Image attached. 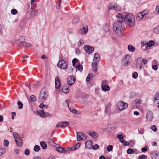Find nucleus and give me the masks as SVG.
Masks as SVG:
<instances>
[{
    "mask_svg": "<svg viewBox=\"0 0 159 159\" xmlns=\"http://www.w3.org/2000/svg\"><path fill=\"white\" fill-rule=\"evenodd\" d=\"M113 28L115 34L119 37L121 36L122 33L124 31L122 23L116 21L113 24Z\"/></svg>",
    "mask_w": 159,
    "mask_h": 159,
    "instance_id": "nucleus-1",
    "label": "nucleus"
},
{
    "mask_svg": "<svg viewBox=\"0 0 159 159\" xmlns=\"http://www.w3.org/2000/svg\"><path fill=\"white\" fill-rule=\"evenodd\" d=\"M124 21L127 26L132 27L135 24V18L132 14L129 13L125 18Z\"/></svg>",
    "mask_w": 159,
    "mask_h": 159,
    "instance_id": "nucleus-2",
    "label": "nucleus"
},
{
    "mask_svg": "<svg viewBox=\"0 0 159 159\" xmlns=\"http://www.w3.org/2000/svg\"><path fill=\"white\" fill-rule=\"evenodd\" d=\"M48 96V92L46 89L45 88L42 89L39 94V101L41 102H44L47 100Z\"/></svg>",
    "mask_w": 159,
    "mask_h": 159,
    "instance_id": "nucleus-3",
    "label": "nucleus"
},
{
    "mask_svg": "<svg viewBox=\"0 0 159 159\" xmlns=\"http://www.w3.org/2000/svg\"><path fill=\"white\" fill-rule=\"evenodd\" d=\"M57 66L63 69H66L68 66V63L64 60H60L57 64Z\"/></svg>",
    "mask_w": 159,
    "mask_h": 159,
    "instance_id": "nucleus-4",
    "label": "nucleus"
},
{
    "mask_svg": "<svg viewBox=\"0 0 159 159\" xmlns=\"http://www.w3.org/2000/svg\"><path fill=\"white\" fill-rule=\"evenodd\" d=\"M118 110L122 111L127 108L128 106V104L122 101H119L117 104Z\"/></svg>",
    "mask_w": 159,
    "mask_h": 159,
    "instance_id": "nucleus-5",
    "label": "nucleus"
},
{
    "mask_svg": "<svg viewBox=\"0 0 159 159\" xmlns=\"http://www.w3.org/2000/svg\"><path fill=\"white\" fill-rule=\"evenodd\" d=\"M120 9V7L116 3L113 2L110 3L107 7V10H110L111 9H114L116 11H119Z\"/></svg>",
    "mask_w": 159,
    "mask_h": 159,
    "instance_id": "nucleus-6",
    "label": "nucleus"
},
{
    "mask_svg": "<svg viewBox=\"0 0 159 159\" xmlns=\"http://www.w3.org/2000/svg\"><path fill=\"white\" fill-rule=\"evenodd\" d=\"M131 61V57L129 55H125L123 58L122 62L123 64L126 66L129 64V62Z\"/></svg>",
    "mask_w": 159,
    "mask_h": 159,
    "instance_id": "nucleus-7",
    "label": "nucleus"
},
{
    "mask_svg": "<svg viewBox=\"0 0 159 159\" xmlns=\"http://www.w3.org/2000/svg\"><path fill=\"white\" fill-rule=\"evenodd\" d=\"M77 138L78 141L84 140L87 139L86 135L83 132H77Z\"/></svg>",
    "mask_w": 159,
    "mask_h": 159,
    "instance_id": "nucleus-8",
    "label": "nucleus"
},
{
    "mask_svg": "<svg viewBox=\"0 0 159 159\" xmlns=\"http://www.w3.org/2000/svg\"><path fill=\"white\" fill-rule=\"evenodd\" d=\"M36 114L41 116L43 118H45L48 116H50L51 115L49 113L45 112L43 110H40L37 111L36 112Z\"/></svg>",
    "mask_w": 159,
    "mask_h": 159,
    "instance_id": "nucleus-9",
    "label": "nucleus"
},
{
    "mask_svg": "<svg viewBox=\"0 0 159 159\" xmlns=\"http://www.w3.org/2000/svg\"><path fill=\"white\" fill-rule=\"evenodd\" d=\"M82 26L78 31V33L80 34H85L88 32V27L86 25H83Z\"/></svg>",
    "mask_w": 159,
    "mask_h": 159,
    "instance_id": "nucleus-10",
    "label": "nucleus"
},
{
    "mask_svg": "<svg viewBox=\"0 0 159 159\" xmlns=\"http://www.w3.org/2000/svg\"><path fill=\"white\" fill-rule=\"evenodd\" d=\"M75 81V78L73 76H70L67 80V83L68 84L71 86L73 84Z\"/></svg>",
    "mask_w": 159,
    "mask_h": 159,
    "instance_id": "nucleus-11",
    "label": "nucleus"
},
{
    "mask_svg": "<svg viewBox=\"0 0 159 159\" xmlns=\"http://www.w3.org/2000/svg\"><path fill=\"white\" fill-rule=\"evenodd\" d=\"M69 123L67 121H61L56 126V128H65L66 126H68Z\"/></svg>",
    "mask_w": 159,
    "mask_h": 159,
    "instance_id": "nucleus-12",
    "label": "nucleus"
},
{
    "mask_svg": "<svg viewBox=\"0 0 159 159\" xmlns=\"http://www.w3.org/2000/svg\"><path fill=\"white\" fill-rule=\"evenodd\" d=\"M84 48L85 52L89 54L92 53L94 50V48L88 45H84Z\"/></svg>",
    "mask_w": 159,
    "mask_h": 159,
    "instance_id": "nucleus-13",
    "label": "nucleus"
},
{
    "mask_svg": "<svg viewBox=\"0 0 159 159\" xmlns=\"http://www.w3.org/2000/svg\"><path fill=\"white\" fill-rule=\"evenodd\" d=\"M123 15L121 13H118L116 15V16L117 18L116 21L118 22L122 23L124 21L125 17L123 16Z\"/></svg>",
    "mask_w": 159,
    "mask_h": 159,
    "instance_id": "nucleus-14",
    "label": "nucleus"
},
{
    "mask_svg": "<svg viewBox=\"0 0 159 159\" xmlns=\"http://www.w3.org/2000/svg\"><path fill=\"white\" fill-rule=\"evenodd\" d=\"M85 148L89 149L93 148V143L90 140H87L85 143Z\"/></svg>",
    "mask_w": 159,
    "mask_h": 159,
    "instance_id": "nucleus-15",
    "label": "nucleus"
},
{
    "mask_svg": "<svg viewBox=\"0 0 159 159\" xmlns=\"http://www.w3.org/2000/svg\"><path fill=\"white\" fill-rule=\"evenodd\" d=\"M146 118L147 120L149 121H151L153 118V113L150 111H148L147 114Z\"/></svg>",
    "mask_w": 159,
    "mask_h": 159,
    "instance_id": "nucleus-16",
    "label": "nucleus"
},
{
    "mask_svg": "<svg viewBox=\"0 0 159 159\" xmlns=\"http://www.w3.org/2000/svg\"><path fill=\"white\" fill-rule=\"evenodd\" d=\"M88 134L93 138L96 139L98 136V134L93 131H90L87 132Z\"/></svg>",
    "mask_w": 159,
    "mask_h": 159,
    "instance_id": "nucleus-17",
    "label": "nucleus"
},
{
    "mask_svg": "<svg viewBox=\"0 0 159 159\" xmlns=\"http://www.w3.org/2000/svg\"><path fill=\"white\" fill-rule=\"evenodd\" d=\"M154 104L155 105H157L159 104V93H156L154 97Z\"/></svg>",
    "mask_w": 159,
    "mask_h": 159,
    "instance_id": "nucleus-18",
    "label": "nucleus"
},
{
    "mask_svg": "<svg viewBox=\"0 0 159 159\" xmlns=\"http://www.w3.org/2000/svg\"><path fill=\"white\" fill-rule=\"evenodd\" d=\"M55 87L56 89H59L61 86L60 81L58 76H56L55 80Z\"/></svg>",
    "mask_w": 159,
    "mask_h": 159,
    "instance_id": "nucleus-19",
    "label": "nucleus"
},
{
    "mask_svg": "<svg viewBox=\"0 0 159 159\" xmlns=\"http://www.w3.org/2000/svg\"><path fill=\"white\" fill-rule=\"evenodd\" d=\"M17 37H16V38L17 39L16 40L17 42L19 43L25 41V38L24 36L17 35Z\"/></svg>",
    "mask_w": 159,
    "mask_h": 159,
    "instance_id": "nucleus-20",
    "label": "nucleus"
},
{
    "mask_svg": "<svg viewBox=\"0 0 159 159\" xmlns=\"http://www.w3.org/2000/svg\"><path fill=\"white\" fill-rule=\"evenodd\" d=\"M142 58H139L137 60L136 66L137 67H139V68L141 70L142 68V64L141 63Z\"/></svg>",
    "mask_w": 159,
    "mask_h": 159,
    "instance_id": "nucleus-21",
    "label": "nucleus"
},
{
    "mask_svg": "<svg viewBox=\"0 0 159 159\" xmlns=\"http://www.w3.org/2000/svg\"><path fill=\"white\" fill-rule=\"evenodd\" d=\"M69 90V88L67 85H64L62 89L63 92L66 93H68Z\"/></svg>",
    "mask_w": 159,
    "mask_h": 159,
    "instance_id": "nucleus-22",
    "label": "nucleus"
},
{
    "mask_svg": "<svg viewBox=\"0 0 159 159\" xmlns=\"http://www.w3.org/2000/svg\"><path fill=\"white\" fill-rule=\"evenodd\" d=\"M79 22L80 18L78 17H75L72 20V23L74 24H77Z\"/></svg>",
    "mask_w": 159,
    "mask_h": 159,
    "instance_id": "nucleus-23",
    "label": "nucleus"
},
{
    "mask_svg": "<svg viewBox=\"0 0 159 159\" xmlns=\"http://www.w3.org/2000/svg\"><path fill=\"white\" fill-rule=\"evenodd\" d=\"M143 13V12L139 13L136 16V19L139 20H141L143 17V16L142 14Z\"/></svg>",
    "mask_w": 159,
    "mask_h": 159,
    "instance_id": "nucleus-24",
    "label": "nucleus"
},
{
    "mask_svg": "<svg viewBox=\"0 0 159 159\" xmlns=\"http://www.w3.org/2000/svg\"><path fill=\"white\" fill-rule=\"evenodd\" d=\"M16 143H17V144L19 146H21L23 145V143H22V139H21L20 138L17 139L16 140Z\"/></svg>",
    "mask_w": 159,
    "mask_h": 159,
    "instance_id": "nucleus-25",
    "label": "nucleus"
},
{
    "mask_svg": "<svg viewBox=\"0 0 159 159\" xmlns=\"http://www.w3.org/2000/svg\"><path fill=\"white\" fill-rule=\"evenodd\" d=\"M128 49L129 52H134L135 50V48L131 45H129L128 46Z\"/></svg>",
    "mask_w": 159,
    "mask_h": 159,
    "instance_id": "nucleus-26",
    "label": "nucleus"
},
{
    "mask_svg": "<svg viewBox=\"0 0 159 159\" xmlns=\"http://www.w3.org/2000/svg\"><path fill=\"white\" fill-rule=\"evenodd\" d=\"M36 100V98L34 95H32L30 96V100L29 101L30 103L31 102H34Z\"/></svg>",
    "mask_w": 159,
    "mask_h": 159,
    "instance_id": "nucleus-27",
    "label": "nucleus"
},
{
    "mask_svg": "<svg viewBox=\"0 0 159 159\" xmlns=\"http://www.w3.org/2000/svg\"><path fill=\"white\" fill-rule=\"evenodd\" d=\"M71 151H72L71 148H63V153H68Z\"/></svg>",
    "mask_w": 159,
    "mask_h": 159,
    "instance_id": "nucleus-28",
    "label": "nucleus"
},
{
    "mask_svg": "<svg viewBox=\"0 0 159 159\" xmlns=\"http://www.w3.org/2000/svg\"><path fill=\"white\" fill-rule=\"evenodd\" d=\"M80 146V143H78L74 146L71 147L72 151H75L78 149Z\"/></svg>",
    "mask_w": 159,
    "mask_h": 159,
    "instance_id": "nucleus-29",
    "label": "nucleus"
},
{
    "mask_svg": "<svg viewBox=\"0 0 159 159\" xmlns=\"http://www.w3.org/2000/svg\"><path fill=\"white\" fill-rule=\"evenodd\" d=\"M93 77V75L92 74H90L88 75L87 77L86 80L87 81L89 82L91 80Z\"/></svg>",
    "mask_w": 159,
    "mask_h": 159,
    "instance_id": "nucleus-30",
    "label": "nucleus"
},
{
    "mask_svg": "<svg viewBox=\"0 0 159 159\" xmlns=\"http://www.w3.org/2000/svg\"><path fill=\"white\" fill-rule=\"evenodd\" d=\"M13 135L15 139V140L18 138H20V135L17 133L16 132H13Z\"/></svg>",
    "mask_w": 159,
    "mask_h": 159,
    "instance_id": "nucleus-31",
    "label": "nucleus"
},
{
    "mask_svg": "<svg viewBox=\"0 0 159 159\" xmlns=\"http://www.w3.org/2000/svg\"><path fill=\"white\" fill-rule=\"evenodd\" d=\"M102 90L105 91H109L110 89V87L108 85H103L102 87Z\"/></svg>",
    "mask_w": 159,
    "mask_h": 159,
    "instance_id": "nucleus-32",
    "label": "nucleus"
},
{
    "mask_svg": "<svg viewBox=\"0 0 159 159\" xmlns=\"http://www.w3.org/2000/svg\"><path fill=\"white\" fill-rule=\"evenodd\" d=\"M155 44V43L154 41L152 40H151L147 43V46L148 47H151L152 46H154Z\"/></svg>",
    "mask_w": 159,
    "mask_h": 159,
    "instance_id": "nucleus-33",
    "label": "nucleus"
},
{
    "mask_svg": "<svg viewBox=\"0 0 159 159\" xmlns=\"http://www.w3.org/2000/svg\"><path fill=\"white\" fill-rule=\"evenodd\" d=\"M40 145L43 149H45L47 148V145L46 143L43 141H42L40 143Z\"/></svg>",
    "mask_w": 159,
    "mask_h": 159,
    "instance_id": "nucleus-34",
    "label": "nucleus"
},
{
    "mask_svg": "<svg viewBox=\"0 0 159 159\" xmlns=\"http://www.w3.org/2000/svg\"><path fill=\"white\" fill-rule=\"evenodd\" d=\"M75 67L76 68V70H79L80 72H81L83 70L82 66L80 64L78 65ZM77 71V70H76V71Z\"/></svg>",
    "mask_w": 159,
    "mask_h": 159,
    "instance_id": "nucleus-35",
    "label": "nucleus"
},
{
    "mask_svg": "<svg viewBox=\"0 0 159 159\" xmlns=\"http://www.w3.org/2000/svg\"><path fill=\"white\" fill-rule=\"evenodd\" d=\"M94 59L97 60H100V55L99 53L97 52L95 53L94 55Z\"/></svg>",
    "mask_w": 159,
    "mask_h": 159,
    "instance_id": "nucleus-36",
    "label": "nucleus"
},
{
    "mask_svg": "<svg viewBox=\"0 0 159 159\" xmlns=\"http://www.w3.org/2000/svg\"><path fill=\"white\" fill-rule=\"evenodd\" d=\"M56 150L58 152L61 153H63V148L61 147H57L56 149Z\"/></svg>",
    "mask_w": 159,
    "mask_h": 159,
    "instance_id": "nucleus-37",
    "label": "nucleus"
},
{
    "mask_svg": "<svg viewBox=\"0 0 159 159\" xmlns=\"http://www.w3.org/2000/svg\"><path fill=\"white\" fill-rule=\"evenodd\" d=\"M111 108V106L109 105H107L105 107V112L106 113H107L109 112Z\"/></svg>",
    "mask_w": 159,
    "mask_h": 159,
    "instance_id": "nucleus-38",
    "label": "nucleus"
},
{
    "mask_svg": "<svg viewBox=\"0 0 159 159\" xmlns=\"http://www.w3.org/2000/svg\"><path fill=\"white\" fill-rule=\"evenodd\" d=\"M118 138L120 139V141L122 143H123L124 142L123 139V137L121 134H119L117 136Z\"/></svg>",
    "mask_w": 159,
    "mask_h": 159,
    "instance_id": "nucleus-39",
    "label": "nucleus"
},
{
    "mask_svg": "<svg viewBox=\"0 0 159 159\" xmlns=\"http://www.w3.org/2000/svg\"><path fill=\"white\" fill-rule=\"evenodd\" d=\"M153 31L154 33L156 34L159 33V26H157V27L154 28Z\"/></svg>",
    "mask_w": 159,
    "mask_h": 159,
    "instance_id": "nucleus-40",
    "label": "nucleus"
},
{
    "mask_svg": "<svg viewBox=\"0 0 159 159\" xmlns=\"http://www.w3.org/2000/svg\"><path fill=\"white\" fill-rule=\"evenodd\" d=\"M40 147L39 146L36 145L34 147V151L37 152H38L40 150Z\"/></svg>",
    "mask_w": 159,
    "mask_h": 159,
    "instance_id": "nucleus-41",
    "label": "nucleus"
},
{
    "mask_svg": "<svg viewBox=\"0 0 159 159\" xmlns=\"http://www.w3.org/2000/svg\"><path fill=\"white\" fill-rule=\"evenodd\" d=\"M69 109L70 111L73 113L76 114L77 112L75 109L72 108L70 107H69Z\"/></svg>",
    "mask_w": 159,
    "mask_h": 159,
    "instance_id": "nucleus-42",
    "label": "nucleus"
},
{
    "mask_svg": "<svg viewBox=\"0 0 159 159\" xmlns=\"http://www.w3.org/2000/svg\"><path fill=\"white\" fill-rule=\"evenodd\" d=\"M127 152L128 154H133L134 153V151L132 149L129 148L127 150Z\"/></svg>",
    "mask_w": 159,
    "mask_h": 159,
    "instance_id": "nucleus-43",
    "label": "nucleus"
},
{
    "mask_svg": "<svg viewBox=\"0 0 159 159\" xmlns=\"http://www.w3.org/2000/svg\"><path fill=\"white\" fill-rule=\"evenodd\" d=\"M147 156L145 155H142L138 157V159H147Z\"/></svg>",
    "mask_w": 159,
    "mask_h": 159,
    "instance_id": "nucleus-44",
    "label": "nucleus"
},
{
    "mask_svg": "<svg viewBox=\"0 0 159 159\" xmlns=\"http://www.w3.org/2000/svg\"><path fill=\"white\" fill-rule=\"evenodd\" d=\"M17 104L19 106V109H20L23 108V104L20 101L18 102Z\"/></svg>",
    "mask_w": 159,
    "mask_h": 159,
    "instance_id": "nucleus-45",
    "label": "nucleus"
},
{
    "mask_svg": "<svg viewBox=\"0 0 159 159\" xmlns=\"http://www.w3.org/2000/svg\"><path fill=\"white\" fill-rule=\"evenodd\" d=\"M148 149V147L147 146H145L144 147L141 148V151L142 152H145Z\"/></svg>",
    "mask_w": 159,
    "mask_h": 159,
    "instance_id": "nucleus-46",
    "label": "nucleus"
},
{
    "mask_svg": "<svg viewBox=\"0 0 159 159\" xmlns=\"http://www.w3.org/2000/svg\"><path fill=\"white\" fill-rule=\"evenodd\" d=\"M5 152V150L4 148H0V156H2Z\"/></svg>",
    "mask_w": 159,
    "mask_h": 159,
    "instance_id": "nucleus-47",
    "label": "nucleus"
},
{
    "mask_svg": "<svg viewBox=\"0 0 159 159\" xmlns=\"http://www.w3.org/2000/svg\"><path fill=\"white\" fill-rule=\"evenodd\" d=\"M99 61L94 59L93 61L92 65H97Z\"/></svg>",
    "mask_w": 159,
    "mask_h": 159,
    "instance_id": "nucleus-48",
    "label": "nucleus"
},
{
    "mask_svg": "<svg viewBox=\"0 0 159 159\" xmlns=\"http://www.w3.org/2000/svg\"><path fill=\"white\" fill-rule=\"evenodd\" d=\"M113 149V147L112 145H109L107 147V150L108 152L111 151Z\"/></svg>",
    "mask_w": 159,
    "mask_h": 159,
    "instance_id": "nucleus-49",
    "label": "nucleus"
},
{
    "mask_svg": "<svg viewBox=\"0 0 159 159\" xmlns=\"http://www.w3.org/2000/svg\"><path fill=\"white\" fill-rule=\"evenodd\" d=\"M11 12L13 15H16L17 13V11L16 9H13L11 10Z\"/></svg>",
    "mask_w": 159,
    "mask_h": 159,
    "instance_id": "nucleus-50",
    "label": "nucleus"
},
{
    "mask_svg": "<svg viewBox=\"0 0 159 159\" xmlns=\"http://www.w3.org/2000/svg\"><path fill=\"white\" fill-rule=\"evenodd\" d=\"M92 70L95 72H96L98 70L97 65H92Z\"/></svg>",
    "mask_w": 159,
    "mask_h": 159,
    "instance_id": "nucleus-51",
    "label": "nucleus"
},
{
    "mask_svg": "<svg viewBox=\"0 0 159 159\" xmlns=\"http://www.w3.org/2000/svg\"><path fill=\"white\" fill-rule=\"evenodd\" d=\"M107 80L102 81L101 84V86L102 87L103 85H107Z\"/></svg>",
    "mask_w": 159,
    "mask_h": 159,
    "instance_id": "nucleus-52",
    "label": "nucleus"
},
{
    "mask_svg": "<svg viewBox=\"0 0 159 159\" xmlns=\"http://www.w3.org/2000/svg\"><path fill=\"white\" fill-rule=\"evenodd\" d=\"M138 74L137 72H134L133 75L132 77L134 79H136L138 77Z\"/></svg>",
    "mask_w": 159,
    "mask_h": 159,
    "instance_id": "nucleus-53",
    "label": "nucleus"
},
{
    "mask_svg": "<svg viewBox=\"0 0 159 159\" xmlns=\"http://www.w3.org/2000/svg\"><path fill=\"white\" fill-rule=\"evenodd\" d=\"M77 59L76 58H75L73 59L72 61L73 66H75V63L77 61Z\"/></svg>",
    "mask_w": 159,
    "mask_h": 159,
    "instance_id": "nucleus-54",
    "label": "nucleus"
},
{
    "mask_svg": "<svg viewBox=\"0 0 159 159\" xmlns=\"http://www.w3.org/2000/svg\"><path fill=\"white\" fill-rule=\"evenodd\" d=\"M25 41L22 42H19L18 43V44L19 46H22L23 47H25Z\"/></svg>",
    "mask_w": 159,
    "mask_h": 159,
    "instance_id": "nucleus-55",
    "label": "nucleus"
},
{
    "mask_svg": "<svg viewBox=\"0 0 159 159\" xmlns=\"http://www.w3.org/2000/svg\"><path fill=\"white\" fill-rule=\"evenodd\" d=\"M151 129L154 131H156L157 130L156 127L155 125H153L151 126Z\"/></svg>",
    "mask_w": 159,
    "mask_h": 159,
    "instance_id": "nucleus-56",
    "label": "nucleus"
},
{
    "mask_svg": "<svg viewBox=\"0 0 159 159\" xmlns=\"http://www.w3.org/2000/svg\"><path fill=\"white\" fill-rule=\"evenodd\" d=\"M30 151L28 149H26L25 151V154L26 155H28L30 154Z\"/></svg>",
    "mask_w": 159,
    "mask_h": 159,
    "instance_id": "nucleus-57",
    "label": "nucleus"
},
{
    "mask_svg": "<svg viewBox=\"0 0 159 159\" xmlns=\"http://www.w3.org/2000/svg\"><path fill=\"white\" fill-rule=\"evenodd\" d=\"M83 44H84V42H83V40L82 39H80L79 41V43H78L79 46H80Z\"/></svg>",
    "mask_w": 159,
    "mask_h": 159,
    "instance_id": "nucleus-58",
    "label": "nucleus"
},
{
    "mask_svg": "<svg viewBox=\"0 0 159 159\" xmlns=\"http://www.w3.org/2000/svg\"><path fill=\"white\" fill-rule=\"evenodd\" d=\"M9 144V142L7 140H5L4 141V144L6 146H7Z\"/></svg>",
    "mask_w": 159,
    "mask_h": 159,
    "instance_id": "nucleus-59",
    "label": "nucleus"
},
{
    "mask_svg": "<svg viewBox=\"0 0 159 159\" xmlns=\"http://www.w3.org/2000/svg\"><path fill=\"white\" fill-rule=\"evenodd\" d=\"M152 68L154 70H157V69L158 67L157 65H152Z\"/></svg>",
    "mask_w": 159,
    "mask_h": 159,
    "instance_id": "nucleus-60",
    "label": "nucleus"
},
{
    "mask_svg": "<svg viewBox=\"0 0 159 159\" xmlns=\"http://www.w3.org/2000/svg\"><path fill=\"white\" fill-rule=\"evenodd\" d=\"M142 62L144 65L146 64L147 63V61L146 59H142L141 62Z\"/></svg>",
    "mask_w": 159,
    "mask_h": 159,
    "instance_id": "nucleus-61",
    "label": "nucleus"
},
{
    "mask_svg": "<svg viewBox=\"0 0 159 159\" xmlns=\"http://www.w3.org/2000/svg\"><path fill=\"white\" fill-rule=\"evenodd\" d=\"M37 10H33L31 11V14L32 15L34 16L37 13Z\"/></svg>",
    "mask_w": 159,
    "mask_h": 159,
    "instance_id": "nucleus-62",
    "label": "nucleus"
},
{
    "mask_svg": "<svg viewBox=\"0 0 159 159\" xmlns=\"http://www.w3.org/2000/svg\"><path fill=\"white\" fill-rule=\"evenodd\" d=\"M139 132L140 134H143L144 132V129L143 128H141L140 130H139Z\"/></svg>",
    "mask_w": 159,
    "mask_h": 159,
    "instance_id": "nucleus-63",
    "label": "nucleus"
},
{
    "mask_svg": "<svg viewBox=\"0 0 159 159\" xmlns=\"http://www.w3.org/2000/svg\"><path fill=\"white\" fill-rule=\"evenodd\" d=\"M99 147V145L97 144H95L93 146V148L94 150L97 149Z\"/></svg>",
    "mask_w": 159,
    "mask_h": 159,
    "instance_id": "nucleus-64",
    "label": "nucleus"
}]
</instances>
